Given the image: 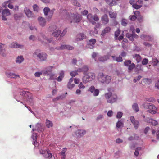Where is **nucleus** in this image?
<instances>
[{"label": "nucleus", "instance_id": "nucleus-15", "mask_svg": "<svg viewBox=\"0 0 159 159\" xmlns=\"http://www.w3.org/2000/svg\"><path fill=\"white\" fill-rule=\"evenodd\" d=\"M110 56V55H107L98 58V61L100 62H104L109 59Z\"/></svg>", "mask_w": 159, "mask_h": 159}, {"label": "nucleus", "instance_id": "nucleus-28", "mask_svg": "<svg viewBox=\"0 0 159 159\" xmlns=\"http://www.w3.org/2000/svg\"><path fill=\"white\" fill-rule=\"evenodd\" d=\"M45 15H48V12H49L50 13L51 12V14L52 15L53 14V12L51 11L50 12V9L47 7H46L44 8L43 9Z\"/></svg>", "mask_w": 159, "mask_h": 159}, {"label": "nucleus", "instance_id": "nucleus-10", "mask_svg": "<svg viewBox=\"0 0 159 159\" xmlns=\"http://www.w3.org/2000/svg\"><path fill=\"white\" fill-rule=\"evenodd\" d=\"M53 68V66H49L46 68L45 70L43 71L44 74L46 75H50L52 72V69Z\"/></svg>", "mask_w": 159, "mask_h": 159}, {"label": "nucleus", "instance_id": "nucleus-62", "mask_svg": "<svg viewBox=\"0 0 159 159\" xmlns=\"http://www.w3.org/2000/svg\"><path fill=\"white\" fill-rule=\"evenodd\" d=\"M98 55V53L95 52H93L92 55V58L95 59V58L97 57Z\"/></svg>", "mask_w": 159, "mask_h": 159}, {"label": "nucleus", "instance_id": "nucleus-9", "mask_svg": "<svg viewBox=\"0 0 159 159\" xmlns=\"http://www.w3.org/2000/svg\"><path fill=\"white\" fill-rule=\"evenodd\" d=\"M24 11L26 16L28 18H32L34 17V15L33 14L32 11L28 8L25 7V8Z\"/></svg>", "mask_w": 159, "mask_h": 159}, {"label": "nucleus", "instance_id": "nucleus-64", "mask_svg": "<svg viewBox=\"0 0 159 159\" xmlns=\"http://www.w3.org/2000/svg\"><path fill=\"white\" fill-rule=\"evenodd\" d=\"M74 82L76 84H78L80 81V80L79 79L75 78L74 79Z\"/></svg>", "mask_w": 159, "mask_h": 159}, {"label": "nucleus", "instance_id": "nucleus-43", "mask_svg": "<svg viewBox=\"0 0 159 159\" xmlns=\"http://www.w3.org/2000/svg\"><path fill=\"white\" fill-rule=\"evenodd\" d=\"M142 7V5H139L135 3L134 4H133V7L135 9H138Z\"/></svg>", "mask_w": 159, "mask_h": 159}, {"label": "nucleus", "instance_id": "nucleus-2", "mask_svg": "<svg viewBox=\"0 0 159 159\" xmlns=\"http://www.w3.org/2000/svg\"><path fill=\"white\" fill-rule=\"evenodd\" d=\"M33 56L34 58H37L40 61H43L46 60L47 55L45 52H41L39 49L36 50L33 53Z\"/></svg>", "mask_w": 159, "mask_h": 159}, {"label": "nucleus", "instance_id": "nucleus-4", "mask_svg": "<svg viewBox=\"0 0 159 159\" xmlns=\"http://www.w3.org/2000/svg\"><path fill=\"white\" fill-rule=\"evenodd\" d=\"M104 97L107 102L111 104L115 102L117 99V95L115 94H112L111 92L106 93Z\"/></svg>", "mask_w": 159, "mask_h": 159}, {"label": "nucleus", "instance_id": "nucleus-39", "mask_svg": "<svg viewBox=\"0 0 159 159\" xmlns=\"http://www.w3.org/2000/svg\"><path fill=\"white\" fill-rule=\"evenodd\" d=\"M150 123L151 124L154 126L156 125H157L158 123L157 122V121L152 119H151L150 120Z\"/></svg>", "mask_w": 159, "mask_h": 159}, {"label": "nucleus", "instance_id": "nucleus-29", "mask_svg": "<svg viewBox=\"0 0 159 159\" xmlns=\"http://www.w3.org/2000/svg\"><path fill=\"white\" fill-rule=\"evenodd\" d=\"M8 76L9 77L12 78H16L17 77H20L19 75H16L15 74L12 73H9L8 74Z\"/></svg>", "mask_w": 159, "mask_h": 159}, {"label": "nucleus", "instance_id": "nucleus-49", "mask_svg": "<svg viewBox=\"0 0 159 159\" xmlns=\"http://www.w3.org/2000/svg\"><path fill=\"white\" fill-rule=\"evenodd\" d=\"M67 150V149L66 148H63L62 151L60 152L59 154L62 156L66 155L65 153L66 152Z\"/></svg>", "mask_w": 159, "mask_h": 159}, {"label": "nucleus", "instance_id": "nucleus-50", "mask_svg": "<svg viewBox=\"0 0 159 159\" xmlns=\"http://www.w3.org/2000/svg\"><path fill=\"white\" fill-rule=\"evenodd\" d=\"M70 74L71 76L74 77L77 75L78 74L77 71H73L70 73Z\"/></svg>", "mask_w": 159, "mask_h": 159}, {"label": "nucleus", "instance_id": "nucleus-44", "mask_svg": "<svg viewBox=\"0 0 159 159\" xmlns=\"http://www.w3.org/2000/svg\"><path fill=\"white\" fill-rule=\"evenodd\" d=\"M75 86V84H72L71 83H68V84L67 87L69 89H71Z\"/></svg>", "mask_w": 159, "mask_h": 159}, {"label": "nucleus", "instance_id": "nucleus-46", "mask_svg": "<svg viewBox=\"0 0 159 159\" xmlns=\"http://www.w3.org/2000/svg\"><path fill=\"white\" fill-rule=\"evenodd\" d=\"M148 62V60L146 58H144L143 59L142 61V64L143 65H146Z\"/></svg>", "mask_w": 159, "mask_h": 159}, {"label": "nucleus", "instance_id": "nucleus-22", "mask_svg": "<svg viewBox=\"0 0 159 159\" xmlns=\"http://www.w3.org/2000/svg\"><path fill=\"white\" fill-rule=\"evenodd\" d=\"M76 135L78 134V136H82L86 133V131L84 130H78L76 132Z\"/></svg>", "mask_w": 159, "mask_h": 159}, {"label": "nucleus", "instance_id": "nucleus-57", "mask_svg": "<svg viewBox=\"0 0 159 159\" xmlns=\"http://www.w3.org/2000/svg\"><path fill=\"white\" fill-rule=\"evenodd\" d=\"M34 10L36 11H37L39 9V7L37 5L35 4L33 6Z\"/></svg>", "mask_w": 159, "mask_h": 159}, {"label": "nucleus", "instance_id": "nucleus-35", "mask_svg": "<svg viewBox=\"0 0 159 159\" xmlns=\"http://www.w3.org/2000/svg\"><path fill=\"white\" fill-rule=\"evenodd\" d=\"M143 82L146 84H149L151 82V80L150 79L145 78L143 79Z\"/></svg>", "mask_w": 159, "mask_h": 159}, {"label": "nucleus", "instance_id": "nucleus-14", "mask_svg": "<svg viewBox=\"0 0 159 159\" xmlns=\"http://www.w3.org/2000/svg\"><path fill=\"white\" fill-rule=\"evenodd\" d=\"M38 20L40 25L42 27L45 26L46 21L45 20L43 17H39L38 18Z\"/></svg>", "mask_w": 159, "mask_h": 159}, {"label": "nucleus", "instance_id": "nucleus-20", "mask_svg": "<svg viewBox=\"0 0 159 159\" xmlns=\"http://www.w3.org/2000/svg\"><path fill=\"white\" fill-rule=\"evenodd\" d=\"M133 57L135 59L137 63H139L140 61L141 60V57L138 54H135L133 56Z\"/></svg>", "mask_w": 159, "mask_h": 159}, {"label": "nucleus", "instance_id": "nucleus-7", "mask_svg": "<svg viewBox=\"0 0 159 159\" xmlns=\"http://www.w3.org/2000/svg\"><path fill=\"white\" fill-rule=\"evenodd\" d=\"M88 91L93 93V95L94 96H98L99 93V90L98 89H96L93 86H92L89 88Z\"/></svg>", "mask_w": 159, "mask_h": 159}, {"label": "nucleus", "instance_id": "nucleus-40", "mask_svg": "<svg viewBox=\"0 0 159 159\" xmlns=\"http://www.w3.org/2000/svg\"><path fill=\"white\" fill-rule=\"evenodd\" d=\"M86 47L87 48L92 49L94 48V46L92 45L91 43L89 42L87 44Z\"/></svg>", "mask_w": 159, "mask_h": 159}, {"label": "nucleus", "instance_id": "nucleus-32", "mask_svg": "<svg viewBox=\"0 0 159 159\" xmlns=\"http://www.w3.org/2000/svg\"><path fill=\"white\" fill-rule=\"evenodd\" d=\"M120 30L119 29L115 31V39H117L118 37L120 34Z\"/></svg>", "mask_w": 159, "mask_h": 159}, {"label": "nucleus", "instance_id": "nucleus-17", "mask_svg": "<svg viewBox=\"0 0 159 159\" xmlns=\"http://www.w3.org/2000/svg\"><path fill=\"white\" fill-rule=\"evenodd\" d=\"M111 29L110 27H106L102 30L101 33V35L102 36H104L106 34L109 33Z\"/></svg>", "mask_w": 159, "mask_h": 159}, {"label": "nucleus", "instance_id": "nucleus-59", "mask_svg": "<svg viewBox=\"0 0 159 159\" xmlns=\"http://www.w3.org/2000/svg\"><path fill=\"white\" fill-rule=\"evenodd\" d=\"M82 68H83L84 74L85 73H86L88 71V67L86 66H84Z\"/></svg>", "mask_w": 159, "mask_h": 159}, {"label": "nucleus", "instance_id": "nucleus-19", "mask_svg": "<svg viewBox=\"0 0 159 159\" xmlns=\"http://www.w3.org/2000/svg\"><path fill=\"white\" fill-rule=\"evenodd\" d=\"M46 126L48 128H50L53 126V124L52 121L46 119L45 122Z\"/></svg>", "mask_w": 159, "mask_h": 159}, {"label": "nucleus", "instance_id": "nucleus-60", "mask_svg": "<svg viewBox=\"0 0 159 159\" xmlns=\"http://www.w3.org/2000/svg\"><path fill=\"white\" fill-rule=\"evenodd\" d=\"M42 74V73L40 72H36L34 74V75L36 77H39Z\"/></svg>", "mask_w": 159, "mask_h": 159}, {"label": "nucleus", "instance_id": "nucleus-26", "mask_svg": "<svg viewBox=\"0 0 159 159\" xmlns=\"http://www.w3.org/2000/svg\"><path fill=\"white\" fill-rule=\"evenodd\" d=\"M132 108L136 112H137L139 111V108L138 107V104L136 103H134L133 104L132 106Z\"/></svg>", "mask_w": 159, "mask_h": 159}, {"label": "nucleus", "instance_id": "nucleus-3", "mask_svg": "<svg viewBox=\"0 0 159 159\" xmlns=\"http://www.w3.org/2000/svg\"><path fill=\"white\" fill-rule=\"evenodd\" d=\"M98 81L102 83L108 84L111 81V78L110 76L104 75L103 73H100L98 76Z\"/></svg>", "mask_w": 159, "mask_h": 159}, {"label": "nucleus", "instance_id": "nucleus-8", "mask_svg": "<svg viewBox=\"0 0 159 159\" xmlns=\"http://www.w3.org/2000/svg\"><path fill=\"white\" fill-rule=\"evenodd\" d=\"M130 119L131 122L133 124L135 129H137L139 125V121L135 120L133 116H131Z\"/></svg>", "mask_w": 159, "mask_h": 159}, {"label": "nucleus", "instance_id": "nucleus-37", "mask_svg": "<svg viewBox=\"0 0 159 159\" xmlns=\"http://www.w3.org/2000/svg\"><path fill=\"white\" fill-rule=\"evenodd\" d=\"M134 15L136 16L137 18L138 19H139L140 16V13L139 11H134Z\"/></svg>", "mask_w": 159, "mask_h": 159}, {"label": "nucleus", "instance_id": "nucleus-30", "mask_svg": "<svg viewBox=\"0 0 159 159\" xmlns=\"http://www.w3.org/2000/svg\"><path fill=\"white\" fill-rule=\"evenodd\" d=\"M61 32L60 30H57L53 33L52 35L55 37H58L61 34Z\"/></svg>", "mask_w": 159, "mask_h": 159}, {"label": "nucleus", "instance_id": "nucleus-5", "mask_svg": "<svg viewBox=\"0 0 159 159\" xmlns=\"http://www.w3.org/2000/svg\"><path fill=\"white\" fill-rule=\"evenodd\" d=\"M95 77V75L93 73L89 72L83 77L82 80L84 83H86L92 80Z\"/></svg>", "mask_w": 159, "mask_h": 159}, {"label": "nucleus", "instance_id": "nucleus-61", "mask_svg": "<svg viewBox=\"0 0 159 159\" xmlns=\"http://www.w3.org/2000/svg\"><path fill=\"white\" fill-rule=\"evenodd\" d=\"M50 75V77L49 78V80H55L56 79V77L54 78V75L52 74V73Z\"/></svg>", "mask_w": 159, "mask_h": 159}, {"label": "nucleus", "instance_id": "nucleus-58", "mask_svg": "<svg viewBox=\"0 0 159 159\" xmlns=\"http://www.w3.org/2000/svg\"><path fill=\"white\" fill-rule=\"evenodd\" d=\"M93 19L95 21H98L99 20V19L98 16L96 15H95L93 17Z\"/></svg>", "mask_w": 159, "mask_h": 159}, {"label": "nucleus", "instance_id": "nucleus-23", "mask_svg": "<svg viewBox=\"0 0 159 159\" xmlns=\"http://www.w3.org/2000/svg\"><path fill=\"white\" fill-rule=\"evenodd\" d=\"M109 16L111 18H116L117 16V13L115 12L110 11Z\"/></svg>", "mask_w": 159, "mask_h": 159}, {"label": "nucleus", "instance_id": "nucleus-51", "mask_svg": "<svg viewBox=\"0 0 159 159\" xmlns=\"http://www.w3.org/2000/svg\"><path fill=\"white\" fill-rule=\"evenodd\" d=\"M9 2H10V0L5 2L2 4V6L4 7H7Z\"/></svg>", "mask_w": 159, "mask_h": 159}, {"label": "nucleus", "instance_id": "nucleus-18", "mask_svg": "<svg viewBox=\"0 0 159 159\" xmlns=\"http://www.w3.org/2000/svg\"><path fill=\"white\" fill-rule=\"evenodd\" d=\"M43 157L46 158L50 159L52 157V154L50 153V150L49 149H47V153L43 155Z\"/></svg>", "mask_w": 159, "mask_h": 159}, {"label": "nucleus", "instance_id": "nucleus-42", "mask_svg": "<svg viewBox=\"0 0 159 159\" xmlns=\"http://www.w3.org/2000/svg\"><path fill=\"white\" fill-rule=\"evenodd\" d=\"M121 25L124 26H126L127 24V20L125 19H123L121 20Z\"/></svg>", "mask_w": 159, "mask_h": 159}, {"label": "nucleus", "instance_id": "nucleus-56", "mask_svg": "<svg viewBox=\"0 0 159 159\" xmlns=\"http://www.w3.org/2000/svg\"><path fill=\"white\" fill-rule=\"evenodd\" d=\"M78 87L79 88V89H84L85 88V86L83 85V83L82 82H80L79 84L78 85Z\"/></svg>", "mask_w": 159, "mask_h": 159}, {"label": "nucleus", "instance_id": "nucleus-11", "mask_svg": "<svg viewBox=\"0 0 159 159\" xmlns=\"http://www.w3.org/2000/svg\"><path fill=\"white\" fill-rule=\"evenodd\" d=\"M74 48L73 47L70 45H62L60 47H57L56 49L58 50L66 49L68 50H71L73 49Z\"/></svg>", "mask_w": 159, "mask_h": 159}, {"label": "nucleus", "instance_id": "nucleus-16", "mask_svg": "<svg viewBox=\"0 0 159 159\" xmlns=\"http://www.w3.org/2000/svg\"><path fill=\"white\" fill-rule=\"evenodd\" d=\"M101 20L104 24H107L109 22V19L108 16L106 14H104L102 17Z\"/></svg>", "mask_w": 159, "mask_h": 159}, {"label": "nucleus", "instance_id": "nucleus-38", "mask_svg": "<svg viewBox=\"0 0 159 159\" xmlns=\"http://www.w3.org/2000/svg\"><path fill=\"white\" fill-rule=\"evenodd\" d=\"M87 18L89 22L92 21L93 20V17L92 14H88L87 16Z\"/></svg>", "mask_w": 159, "mask_h": 159}, {"label": "nucleus", "instance_id": "nucleus-12", "mask_svg": "<svg viewBox=\"0 0 159 159\" xmlns=\"http://www.w3.org/2000/svg\"><path fill=\"white\" fill-rule=\"evenodd\" d=\"M86 38V36L83 33H80L78 34L77 36L76 40L77 41L82 40Z\"/></svg>", "mask_w": 159, "mask_h": 159}, {"label": "nucleus", "instance_id": "nucleus-53", "mask_svg": "<svg viewBox=\"0 0 159 159\" xmlns=\"http://www.w3.org/2000/svg\"><path fill=\"white\" fill-rule=\"evenodd\" d=\"M116 61L118 62H122L123 61V59L122 57L119 56L116 58Z\"/></svg>", "mask_w": 159, "mask_h": 159}, {"label": "nucleus", "instance_id": "nucleus-36", "mask_svg": "<svg viewBox=\"0 0 159 159\" xmlns=\"http://www.w3.org/2000/svg\"><path fill=\"white\" fill-rule=\"evenodd\" d=\"M71 3L74 6L78 7H80V3L78 2L76 0H73L71 1Z\"/></svg>", "mask_w": 159, "mask_h": 159}, {"label": "nucleus", "instance_id": "nucleus-45", "mask_svg": "<svg viewBox=\"0 0 159 159\" xmlns=\"http://www.w3.org/2000/svg\"><path fill=\"white\" fill-rule=\"evenodd\" d=\"M123 123L120 121H118L116 124V127L118 128L122 126Z\"/></svg>", "mask_w": 159, "mask_h": 159}, {"label": "nucleus", "instance_id": "nucleus-52", "mask_svg": "<svg viewBox=\"0 0 159 159\" xmlns=\"http://www.w3.org/2000/svg\"><path fill=\"white\" fill-rule=\"evenodd\" d=\"M47 150H44L41 149L39 151V152L40 154H42L43 156L47 153Z\"/></svg>", "mask_w": 159, "mask_h": 159}, {"label": "nucleus", "instance_id": "nucleus-1", "mask_svg": "<svg viewBox=\"0 0 159 159\" xmlns=\"http://www.w3.org/2000/svg\"><path fill=\"white\" fill-rule=\"evenodd\" d=\"M65 19L70 21V23H78L82 20V16L77 13L76 14H69L67 13L65 15Z\"/></svg>", "mask_w": 159, "mask_h": 159}, {"label": "nucleus", "instance_id": "nucleus-25", "mask_svg": "<svg viewBox=\"0 0 159 159\" xmlns=\"http://www.w3.org/2000/svg\"><path fill=\"white\" fill-rule=\"evenodd\" d=\"M64 76V72L61 71L60 74V75L57 78V80L58 81H61L62 80V78Z\"/></svg>", "mask_w": 159, "mask_h": 159}, {"label": "nucleus", "instance_id": "nucleus-63", "mask_svg": "<svg viewBox=\"0 0 159 159\" xmlns=\"http://www.w3.org/2000/svg\"><path fill=\"white\" fill-rule=\"evenodd\" d=\"M67 32L66 29H65L64 30H63L62 32L61 33V36L63 37L66 34Z\"/></svg>", "mask_w": 159, "mask_h": 159}, {"label": "nucleus", "instance_id": "nucleus-21", "mask_svg": "<svg viewBox=\"0 0 159 159\" xmlns=\"http://www.w3.org/2000/svg\"><path fill=\"white\" fill-rule=\"evenodd\" d=\"M2 14L5 16H7L10 15L9 10L8 9H5L2 12Z\"/></svg>", "mask_w": 159, "mask_h": 159}, {"label": "nucleus", "instance_id": "nucleus-48", "mask_svg": "<svg viewBox=\"0 0 159 159\" xmlns=\"http://www.w3.org/2000/svg\"><path fill=\"white\" fill-rule=\"evenodd\" d=\"M159 62V61L157 59H153V65L154 66L157 65V64Z\"/></svg>", "mask_w": 159, "mask_h": 159}, {"label": "nucleus", "instance_id": "nucleus-13", "mask_svg": "<svg viewBox=\"0 0 159 159\" xmlns=\"http://www.w3.org/2000/svg\"><path fill=\"white\" fill-rule=\"evenodd\" d=\"M10 47L11 48H22L23 46L18 44L17 43H13L10 45Z\"/></svg>", "mask_w": 159, "mask_h": 159}, {"label": "nucleus", "instance_id": "nucleus-47", "mask_svg": "<svg viewBox=\"0 0 159 159\" xmlns=\"http://www.w3.org/2000/svg\"><path fill=\"white\" fill-rule=\"evenodd\" d=\"M96 42V41L95 39H91L89 40V42L90 43H91L92 45L94 46Z\"/></svg>", "mask_w": 159, "mask_h": 159}, {"label": "nucleus", "instance_id": "nucleus-54", "mask_svg": "<svg viewBox=\"0 0 159 159\" xmlns=\"http://www.w3.org/2000/svg\"><path fill=\"white\" fill-rule=\"evenodd\" d=\"M122 115L123 113L122 112H119L117 113L116 115V117L117 118H120L122 117Z\"/></svg>", "mask_w": 159, "mask_h": 159}, {"label": "nucleus", "instance_id": "nucleus-24", "mask_svg": "<svg viewBox=\"0 0 159 159\" xmlns=\"http://www.w3.org/2000/svg\"><path fill=\"white\" fill-rule=\"evenodd\" d=\"M135 65L132 63H131L130 65H129L128 66V70H129V72H130L132 70L135 68Z\"/></svg>", "mask_w": 159, "mask_h": 159}, {"label": "nucleus", "instance_id": "nucleus-31", "mask_svg": "<svg viewBox=\"0 0 159 159\" xmlns=\"http://www.w3.org/2000/svg\"><path fill=\"white\" fill-rule=\"evenodd\" d=\"M140 37L142 39H146L147 38L148 39V40L149 41H151L152 40V38L150 36H147L144 34L141 35Z\"/></svg>", "mask_w": 159, "mask_h": 159}, {"label": "nucleus", "instance_id": "nucleus-41", "mask_svg": "<svg viewBox=\"0 0 159 159\" xmlns=\"http://www.w3.org/2000/svg\"><path fill=\"white\" fill-rule=\"evenodd\" d=\"M131 64V62L130 60H125L124 62V65L126 66H129Z\"/></svg>", "mask_w": 159, "mask_h": 159}, {"label": "nucleus", "instance_id": "nucleus-33", "mask_svg": "<svg viewBox=\"0 0 159 159\" xmlns=\"http://www.w3.org/2000/svg\"><path fill=\"white\" fill-rule=\"evenodd\" d=\"M126 36L128 37L130 40L133 41L134 40L132 34H131L129 33H127L126 34Z\"/></svg>", "mask_w": 159, "mask_h": 159}, {"label": "nucleus", "instance_id": "nucleus-6", "mask_svg": "<svg viewBox=\"0 0 159 159\" xmlns=\"http://www.w3.org/2000/svg\"><path fill=\"white\" fill-rule=\"evenodd\" d=\"M148 108V111L150 113L154 114L156 113L157 108L152 104H148L147 105Z\"/></svg>", "mask_w": 159, "mask_h": 159}, {"label": "nucleus", "instance_id": "nucleus-34", "mask_svg": "<svg viewBox=\"0 0 159 159\" xmlns=\"http://www.w3.org/2000/svg\"><path fill=\"white\" fill-rule=\"evenodd\" d=\"M141 149V147H137L136 148L134 153V154L136 156H138L139 154V152Z\"/></svg>", "mask_w": 159, "mask_h": 159}, {"label": "nucleus", "instance_id": "nucleus-27", "mask_svg": "<svg viewBox=\"0 0 159 159\" xmlns=\"http://www.w3.org/2000/svg\"><path fill=\"white\" fill-rule=\"evenodd\" d=\"M24 58L22 56L18 57L16 59V63H21L24 60Z\"/></svg>", "mask_w": 159, "mask_h": 159}, {"label": "nucleus", "instance_id": "nucleus-55", "mask_svg": "<svg viewBox=\"0 0 159 159\" xmlns=\"http://www.w3.org/2000/svg\"><path fill=\"white\" fill-rule=\"evenodd\" d=\"M130 20L132 21H134L137 19V17L134 15L130 16Z\"/></svg>", "mask_w": 159, "mask_h": 159}]
</instances>
